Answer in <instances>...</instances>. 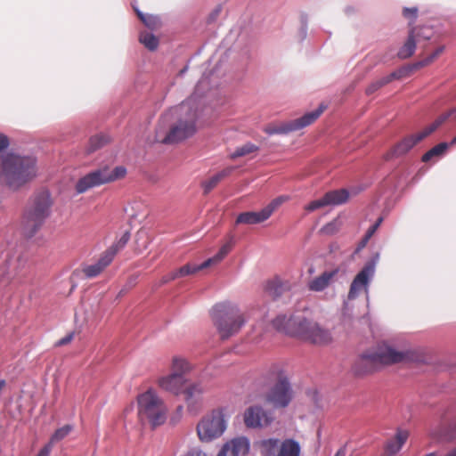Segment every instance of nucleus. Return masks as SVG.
<instances>
[{"label": "nucleus", "mask_w": 456, "mask_h": 456, "mask_svg": "<svg viewBox=\"0 0 456 456\" xmlns=\"http://www.w3.org/2000/svg\"><path fill=\"white\" fill-rule=\"evenodd\" d=\"M198 118V102L196 96L192 95L161 116L156 130V141L171 144L192 136L197 131Z\"/></svg>", "instance_id": "obj_1"}, {"label": "nucleus", "mask_w": 456, "mask_h": 456, "mask_svg": "<svg viewBox=\"0 0 456 456\" xmlns=\"http://www.w3.org/2000/svg\"><path fill=\"white\" fill-rule=\"evenodd\" d=\"M273 324L278 330L315 345H327L331 341V335L317 322L301 316L279 315Z\"/></svg>", "instance_id": "obj_2"}, {"label": "nucleus", "mask_w": 456, "mask_h": 456, "mask_svg": "<svg viewBox=\"0 0 456 456\" xmlns=\"http://www.w3.org/2000/svg\"><path fill=\"white\" fill-rule=\"evenodd\" d=\"M37 175L36 159L8 153L0 156V183L17 190Z\"/></svg>", "instance_id": "obj_3"}, {"label": "nucleus", "mask_w": 456, "mask_h": 456, "mask_svg": "<svg viewBox=\"0 0 456 456\" xmlns=\"http://www.w3.org/2000/svg\"><path fill=\"white\" fill-rule=\"evenodd\" d=\"M53 201L48 191L35 194L24 211L21 228L26 237L34 236L50 216Z\"/></svg>", "instance_id": "obj_4"}, {"label": "nucleus", "mask_w": 456, "mask_h": 456, "mask_svg": "<svg viewBox=\"0 0 456 456\" xmlns=\"http://www.w3.org/2000/svg\"><path fill=\"white\" fill-rule=\"evenodd\" d=\"M211 315L222 339L237 334L247 322L245 314L237 305L229 303L216 304Z\"/></svg>", "instance_id": "obj_5"}, {"label": "nucleus", "mask_w": 456, "mask_h": 456, "mask_svg": "<svg viewBox=\"0 0 456 456\" xmlns=\"http://www.w3.org/2000/svg\"><path fill=\"white\" fill-rule=\"evenodd\" d=\"M411 359L409 351H396L389 346H379L376 352L364 354L356 361L354 370L358 375L371 372L383 365L406 362Z\"/></svg>", "instance_id": "obj_6"}, {"label": "nucleus", "mask_w": 456, "mask_h": 456, "mask_svg": "<svg viewBox=\"0 0 456 456\" xmlns=\"http://www.w3.org/2000/svg\"><path fill=\"white\" fill-rule=\"evenodd\" d=\"M266 383L274 385L266 394V402L274 408H285L292 399V388L287 375L279 365L271 366L262 376Z\"/></svg>", "instance_id": "obj_7"}, {"label": "nucleus", "mask_w": 456, "mask_h": 456, "mask_svg": "<svg viewBox=\"0 0 456 456\" xmlns=\"http://www.w3.org/2000/svg\"><path fill=\"white\" fill-rule=\"evenodd\" d=\"M138 417L142 422L148 420L152 427L163 424L167 419V408L153 389L141 394L137 399Z\"/></svg>", "instance_id": "obj_8"}, {"label": "nucleus", "mask_w": 456, "mask_h": 456, "mask_svg": "<svg viewBox=\"0 0 456 456\" xmlns=\"http://www.w3.org/2000/svg\"><path fill=\"white\" fill-rule=\"evenodd\" d=\"M229 416L226 409L217 408L205 414L197 425V435L203 443L220 438L227 429Z\"/></svg>", "instance_id": "obj_9"}, {"label": "nucleus", "mask_w": 456, "mask_h": 456, "mask_svg": "<svg viewBox=\"0 0 456 456\" xmlns=\"http://www.w3.org/2000/svg\"><path fill=\"white\" fill-rule=\"evenodd\" d=\"M126 169L122 167H116L112 170L108 167L96 169L81 177L76 183L77 193H84L91 188L116 181L126 175Z\"/></svg>", "instance_id": "obj_10"}, {"label": "nucleus", "mask_w": 456, "mask_h": 456, "mask_svg": "<svg viewBox=\"0 0 456 456\" xmlns=\"http://www.w3.org/2000/svg\"><path fill=\"white\" fill-rule=\"evenodd\" d=\"M258 446L262 456H299L301 452L299 443L291 438L283 441L278 438L263 439Z\"/></svg>", "instance_id": "obj_11"}, {"label": "nucleus", "mask_w": 456, "mask_h": 456, "mask_svg": "<svg viewBox=\"0 0 456 456\" xmlns=\"http://www.w3.org/2000/svg\"><path fill=\"white\" fill-rule=\"evenodd\" d=\"M325 109L326 105L321 104L317 110L305 113L304 116L297 119L290 120L277 126H267L264 128V131L269 135H273L287 134L290 132L300 130L314 123L321 116Z\"/></svg>", "instance_id": "obj_12"}, {"label": "nucleus", "mask_w": 456, "mask_h": 456, "mask_svg": "<svg viewBox=\"0 0 456 456\" xmlns=\"http://www.w3.org/2000/svg\"><path fill=\"white\" fill-rule=\"evenodd\" d=\"M378 259L379 256L369 261L354 278L347 295L349 300L355 299L362 291L368 294L370 283L375 274Z\"/></svg>", "instance_id": "obj_13"}, {"label": "nucleus", "mask_w": 456, "mask_h": 456, "mask_svg": "<svg viewBox=\"0 0 456 456\" xmlns=\"http://www.w3.org/2000/svg\"><path fill=\"white\" fill-rule=\"evenodd\" d=\"M244 423L249 428H261L269 426L273 417L272 412L264 410L261 406L248 407L244 412Z\"/></svg>", "instance_id": "obj_14"}, {"label": "nucleus", "mask_w": 456, "mask_h": 456, "mask_svg": "<svg viewBox=\"0 0 456 456\" xmlns=\"http://www.w3.org/2000/svg\"><path fill=\"white\" fill-rule=\"evenodd\" d=\"M348 197L349 193L346 189L330 191L325 193L322 198L311 201L305 207V209L313 212L327 206L340 205L346 202Z\"/></svg>", "instance_id": "obj_15"}, {"label": "nucleus", "mask_w": 456, "mask_h": 456, "mask_svg": "<svg viewBox=\"0 0 456 456\" xmlns=\"http://www.w3.org/2000/svg\"><path fill=\"white\" fill-rule=\"evenodd\" d=\"M249 449V439L244 436H237L226 442L217 456H246Z\"/></svg>", "instance_id": "obj_16"}, {"label": "nucleus", "mask_w": 456, "mask_h": 456, "mask_svg": "<svg viewBox=\"0 0 456 456\" xmlns=\"http://www.w3.org/2000/svg\"><path fill=\"white\" fill-rule=\"evenodd\" d=\"M115 248L105 250L97 262L86 265L82 272L87 279L97 277L107 266L110 265L115 257Z\"/></svg>", "instance_id": "obj_17"}, {"label": "nucleus", "mask_w": 456, "mask_h": 456, "mask_svg": "<svg viewBox=\"0 0 456 456\" xmlns=\"http://www.w3.org/2000/svg\"><path fill=\"white\" fill-rule=\"evenodd\" d=\"M186 383V378L177 373H169L159 378L158 381L161 389L175 395L183 393Z\"/></svg>", "instance_id": "obj_18"}, {"label": "nucleus", "mask_w": 456, "mask_h": 456, "mask_svg": "<svg viewBox=\"0 0 456 456\" xmlns=\"http://www.w3.org/2000/svg\"><path fill=\"white\" fill-rule=\"evenodd\" d=\"M338 269L325 271L320 275L314 277L307 281V289L313 292H322L329 288L335 281Z\"/></svg>", "instance_id": "obj_19"}, {"label": "nucleus", "mask_w": 456, "mask_h": 456, "mask_svg": "<svg viewBox=\"0 0 456 456\" xmlns=\"http://www.w3.org/2000/svg\"><path fill=\"white\" fill-rule=\"evenodd\" d=\"M426 136L423 135L422 131L407 136L399 142L387 154V158L400 157L409 152L419 142L423 140Z\"/></svg>", "instance_id": "obj_20"}, {"label": "nucleus", "mask_w": 456, "mask_h": 456, "mask_svg": "<svg viewBox=\"0 0 456 456\" xmlns=\"http://www.w3.org/2000/svg\"><path fill=\"white\" fill-rule=\"evenodd\" d=\"M204 391L205 388L200 382H195L184 387L183 394L184 395V400L187 403L188 409L191 410L194 407L197 398H199Z\"/></svg>", "instance_id": "obj_21"}, {"label": "nucleus", "mask_w": 456, "mask_h": 456, "mask_svg": "<svg viewBox=\"0 0 456 456\" xmlns=\"http://www.w3.org/2000/svg\"><path fill=\"white\" fill-rule=\"evenodd\" d=\"M268 219L267 215L261 209L257 212H243L237 216L236 223L237 224H256L262 223Z\"/></svg>", "instance_id": "obj_22"}, {"label": "nucleus", "mask_w": 456, "mask_h": 456, "mask_svg": "<svg viewBox=\"0 0 456 456\" xmlns=\"http://www.w3.org/2000/svg\"><path fill=\"white\" fill-rule=\"evenodd\" d=\"M171 373H177L185 377L192 370V364L184 357L175 355L171 361Z\"/></svg>", "instance_id": "obj_23"}, {"label": "nucleus", "mask_w": 456, "mask_h": 456, "mask_svg": "<svg viewBox=\"0 0 456 456\" xmlns=\"http://www.w3.org/2000/svg\"><path fill=\"white\" fill-rule=\"evenodd\" d=\"M409 436V434L407 431L404 430H399L397 431L395 436L387 442L386 449L387 452L391 455L395 454L398 452L403 445L405 444Z\"/></svg>", "instance_id": "obj_24"}, {"label": "nucleus", "mask_w": 456, "mask_h": 456, "mask_svg": "<svg viewBox=\"0 0 456 456\" xmlns=\"http://www.w3.org/2000/svg\"><path fill=\"white\" fill-rule=\"evenodd\" d=\"M232 167L225 168L205 180L202 183L204 193L208 194L211 191V190H213L224 177L228 176L232 173Z\"/></svg>", "instance_id": "obj_25"}, {"label": "nucleus", "mask_w": 456, "mask_h": 456, "mask_svg": "<svg viewBox=\"0 0 456 456\" xmlns=\"http://www.w3.org/2000/svg\"><path fill=\"white\" fill-rule=\"evenodd\" d=\"M432 436L439 442H452L456 440V419L447 428H441V432H434Z\"/></svg>", "instance_id": "obj_26"}, {"label": "nucleus", "mask_w": 456, "mask_h": 456, "mask_svg": "<svg viewBox=\"0 0 456 456\" xmlns=\"http://www.w3.org/2000/svg\"><path fill=\"white\" fill-rule=\"evenodd\" d=\"M417 42L415 40V34L409 32L408 37L404 45L398 51V57L400 59H407L413 55L416 50Z\"/></svg>", "instance_id": "obj_27"}, {"label": "nucleus", "mask_w": 456, "mask_h": 456, "mask_svg": "<svg viewBox=\"0 0 456 456\" xmlns=\"http://www.w3.org/2000/svg\"><path fill=\"white\" fill-rule=\"evenodd\" d=\"M233 242L231 240L221 247L219 251L212 257L203 262V266L209 267L221 262L232 250Z\"/></svg>", "instance_id": "obj_28"}, {"label": "nucleus", "mask_w": 456, "mask_h": 456, "mask_svg": "<svg viewBox=\"0 0 456 456\" xmlns=\"http://www.w3.org/2000/svg\"><path fill=\"white\" fill-rule=\"evenodd\" d=\"M409 32L415 34V40L418 44L428 41L434 35L433 28L428 26L412 27Z\"/></svg>", "instance_id": "obj_29"}, {"label": "nucleus", "mask_w": 456, "mask_h": 456, "mask_svg": "<svg viewBox=\"0 0 456 456\" xmlns=\"http://www.w3.org/2000/svg\"><path fill=\"white\" fill-rule=\"evenodd\" d=\"M449 143L447 142H441L430 149L428 151H427L421 158L423 162H428L434 158H440L442 157L445 151H447L449 147Z\"/></svg>", "instance_id": "obj_30"}, {"label": "nucleus", "mask_w": 456, "mask_h": 456, "mask_svg": "<svg viewBox=\"0 0 456 456\" xmlns=\"http://www.w3.org/2000/svg\"><path fill=\"white\" fill-rule=\"evenodd\" d=\"M109 141V138L104 134H97L94 136H92L89 139L88 144L86 148V152L87 154H91L97 151L98 149L104 146Z\"/></svg>", "instance_id": "obj_31"}, {"label": "nucleus", "mask_w": 456, "mask_h": 456, "mask_svg": "<svg viewBox=\"0 0 456 456\" xmlns=\"http://www.w3.org/2000/svg\"><path fill=\"white\" fill-rule=\"evenodd\" d=\"M450 117L455 118V112H452V109L447 112L439 116L431 125L427 126L423 131V135L426 137L436 131L444 122H445Z\"/></svg>", "instance_id": "obj_32"}, {"label": "nucleus", "mask_w": 456, "mask_h": 456, "mask_svg": "<svg viewBox=\"0 0 456 456\" xmlns=\"http://www.w3.org/2000/svg\"><path fill=\"white\" fill-rule=\"evenodd\" d=\"M450 117L455 118V112H452V109L447 112L439 116L431 125L427 126L423 131V135L426 137L436 131L444 122H445Z\"/></svg>", "instance_id": "obj_33"}, {"label": "nucleus", "mask_w": 456, "mask_h": 456, "mask_svg": "<svg viewBox=\"0 0 456 456\" xmlns=\"http://www.w3.org/2000/svg\"><path fill=\"white\" fill-rule=\"evenodd\" d=\"M396 77V74L395 73H391L390 75L388 76H386L382 78H379L374 82H372L371 84H370V86L366 88V94L368 95L370 94H372L373 93H375L376 91H378L379 88H381L382 86H386L387 84L390 83L393 79H395Z\"/></svg>", "instance_id": "obj_34"}, {"label": "nucleus", "mask_w": 456, "mask_h": 456, "mask_svg": "<svg viewBox=\"0 0 456 456\" xmlns=\"http://www.w3.org/2000/svg\"><path fill=\"white\" fill-rule=\"evenodd\" d=\"M139 40L151 51H154L158 48L159 39L152 33L142 32L140 34Z\"/></svg>", "instance_id": "obj_35"}, {"label": "nucleus", "mask_w": 456, "mask_h": 456, "mask_svg": "<svg viewBox=\"0 0 456 456\" xmlns=\"http://www.w3.org/2000/svg\"><path fill=\"white\" fill-rule=\"evenodd\" d=\"M138 18L149 28L155 29L159 26V20L157 16L151 14H144L138 9H134Z\"/></svg>", "instance_id": "obj_36"}, {"label": "nucleus", "mask_w": 456, "mask_h": 456, "mask_svg": "<svg viewBox=\"0 0 456 456\" xmlns=\"http://www.w3.org/2000/svg\"><path fill=\"white\" fill-rule=\"evenodd\" d=\"M205 268H206V266H203V263L200 265L187 264V265H184L183 266L176 269L175 271H176L178 277L181 278V277H185L188 275L194 274L197 272H199L202 269H205Z\"/></svg>", "instance_id": "obj_37"}, {"label": "nucleus", "mask_w": 456, "mask_h": 456, "mask_svg": "<svg viewBox=\"0 0 456 456\" xmlns=\"http://www.w3.org/2000/svg\"><path fill=\"white\" fill-rule=\"evenodd\" d=\"M73 429L71 425H65L54 431L52 435L48 444L53 447V444L62 439H64Z\"/></svg>", "instance_id": "obj_38"}, {"label": "nucleus", "mask_w": 456, "mask_h": 456, "mask_svg": "<svg viewBox=\"0 0 456 456\" xmlns=\"http://www.w3.org/2000/svg\"><path fill=\"white\" fill-rule=\"evenodd\" d=\"M258 151V147L251 142H247L244 145L238 147L231 155L232 159H237L246 156L252 152Z\"/></svg>", "instance_id": "obj_39"}, {"label": "nucleus", "mask_w": 456, "mask_h": 456, "mask_svg": "<svg viewBox=\"0 0 456 456\" xmlns=\"http://www.w3.org/2000/svg\"><path fill=\"white\" fill-rule=\"evenodd\" d=\"M289 199V196L281 195L273 200L266 207H265L263 209L267 215L268 218L281 204L288 201Z\"/></svg>", "instance_id": "obj_40"}, {"label": "nucleus", "mask_w": 456, "mask_h": 456, "mask_svg": "<svg viewBox=\"0 0 456 456\" xmlns=\"http://www.w3.org/2000/svg\"><path fill=\"white\" fill-rule=\"evenodd\" d=\"M289 199V196L281 195L273 200L266 207H265L263 209L267 215L268 218L281 204L288 201Z\"/></svg>", "instance_id": "obj_41"}, {"label": "nucleus", "mask_w": 456, "mask_h": 456, "mask_svg": "<svg viewBox=\"0 0 456 456\" xmlns=\"http://www.w3.org/2000/svg\"><path fill=\"white\" fill-rule=\"evenodd\" d=\"M444 47L439 46L430 55L414 64L415 68H421L433 62L443 52Z\"/></svg>", "instance_id": "obj_42"}, {"label": "nucleus", "mask_w": 456, "mask_h": 456, "mask_svg": "<svg viewBox=\"0 0 456 456\" xmlns=\"http://www.w3.org/2000/svg\"><path fill=\"white\" fill-rule=\"evenodd\" d=\"M403 15L409 20V25L411 26L417 20L418 8L417 7H404L403 10Z\"/></svg>", "instance_id": "obj_43"}, {"label": "nucleus", "mask_w": 456, "mask_h": 456, "mask_svg": "<svg viewBox=\"0 0 456 456\" xmlns=\"http://www.w3.org/2000/svg\"><path fill=\"white\" fill-rule=\"evenodd\" d=\"M339 227H340V222L338 219H335L332 222L325 224L322 228V232L324 234L331 235V234L336 233L339 230Z\"/></svg>", "instance_id": "obj_44"}, {"label": "nucleus", "mask_w": 456, "mask_h": 456, "mask_svg": "<svg viewBox=\"0 0 456 456\" xmlns=\"http://www.w3.org/2000/svg\"><path fill=\"white\" fill-rule=\"evenodd\" d=\"M130 239V234L129 232H125L121 238L118 240V242H116L115 244H113L112 246H110L109 248H115L116 251H115V255L118 252V250H120L121 248H123L126 244L128 242Z\"/></svg>", "instance_id": "obj_45"}, {"label": "nucleus", "mask_w": 456, "mask_h": 456, "mask_svg": "<svg viewBox=\"0 0 456 456\" xmlns=\"http://www.w3.org/2000/svg\"><path fill=\"white\" fill-rule=\"evenodd\" d=\"M178 275L176 273V271H172L170 272L169 273L164 275L162 278H161V284H166L171 281H174L175 279H178Z\"/></svg>", "instance_id": "obj_46"}, {"label": "nucleus", "mask_w": 456, "mask_h": 456, "mask_svg": "<svg viewBox=\"0 0 456 456\" xmlns=\"http://www.w3.org/2000/svg\"><path fill=\"white\" fill-rule=\"evenodd\" d=\"M53 448V447L47 443L39 450L37 456H50Z\"/></svg>", "instance_id": "obj_47"}, {"label": "nucleus", "mask_w": 456, "mask_h": 456, "mask_svg": "<svg viewBox=\"0 0 456 456\" xmlns=\"http://www.w3.org/2000/svg\"><path fill=\"white\" fill-rule=\"evenodd\" d=\"M301 23H302V27L300 28V35H301V38L305 39L306 37V34H307V20H306L305 16H302Z\"/></svg>", "instance_id": "obj_48"}, {"label": "nucleus", "mask_w": 456, "mask_h": 456, "mask_svg": "<svg viewBox=\"0 0 456 456\" xmlns=\"http://www.w3.org/2000/svg\"><path fill=\"white\" fill-rule=\"evenodd\" d=\"M186 456H207L206 453L200 448L194 447L190 449Z\"/></svg>", "instance_id": "obj_49"}, {"label": "nucleus", "mask_w": 456, "mask_h": 456, "mask_svg": "<svg viewBox=\"0 0 456 456\" xmlns=\"http://www.w3.org/2000/svg\"><path fill=\"white\" fill-rule=\"evenodd\" d=\"M72 339H73V334L69 333V334L66 335L64 338H62L61 339H60L56 343V345L57 346H64V345L69 343Z\"/></svg>", "instance_id": "obj_50"}, {"label": "nucleus", "mask_w": 456, "mask_h": 456, "mask_svg": "<svg viewBox=\"0 0 456 456\" xmlns=\"http://www.w3.org/2000/svg\"><path fill=\"white\" fill-rule=\"evenodd\" d=\"M9 145V141L7 136L0 134V151L6 149Z\"/></svg>", "instance_id": "obj_51"}, {"label": "nucleus", "mask_w": 456, "mask_h": 456, "mask_svg": "<svg viewBox=\"0 0 456 456\" xmlns=\"http://www.w3.org/2000/svg\"><path fill=\"white\" fill-rule=\"evenodd\" d=\"M376 229L375 227H373L372 225L368 229V231L366 232V234H365V237H366V240H370L373 234L376 232Z\"/></svg>", "instance_id": "obj_52"}, {"label": "nucleus", "mask_w": 456, "mask_h": 456, "mask_svg": "<svg viewBox=\"0 0 456 456\" xmlns=\"http://www.w3.org/2000/svg\"><path fill=\"white\" fill-rule=\"evenodd\" d=\"M369 240H366V237L364 236L363 239L362 240V241L360 242L358 248H357V250H361L362 248H363L366 244L368 243Z\"/></svg>", "instance_id": "obj_53"}, {"label": "nucleus", "mask_w": 456, "mask_h": 456, "mask_svg": "<svg viewBox=\"0 0 456 456\" xmlns=\"http://www.w3.org/2000/svg\"><path fill=\"white\" fill-rule=\"evenodd\" d=\"M444 456H456V445L452 448H451Z\"/></svg>", "instance_id": "obj_54"}, {"label": "nucleus", "mask_w": 456, "mask_h": 456, "mask_svg": "<svg viewBox=\"0 0 456 456\" xmlns=\"http://www.w3.org/2000/svg\"><path fill=\"white\" fill-rule=\"evenodd\" d=\"M383 222V218L382 217H379L378 218V220L375 222V224H372L373 227H375L376 230H378V228L380 226L381 223Z\"/></svg>", "instance_id": "obj_55"}, {"label": "nucleus", "mask_w": 456, "mask_h": 456, "mask_svg": "<svg viewBox=\"0 0 456 456\" xmlns=\"http://www.w3.org/2000/svg\"><path fill=\"white\" fill-rule=\"evenodd\" d=\"M220 12V8H216L214 12L211 14L210 19L214 20Z\"/></svg>", "instance_id": "obj_56"}, {"label": "nucleus", "mask_w": 456, "mask_h": 456, "mask_svg": "<svg viewBox=\"0 0 456 456\" xmlns=\"http://www.w3.org/2000/svg\"><path fill=\"white\" fill-rule=\"evenodd\" d=\"M424 456H438L437 453L436 452H429Z\"/></svg>", "instance_id": "obj_57"}, {"label": "nucleus", "mask_w": 456, "mask_h": 456, "mask_svg": "<svg viewBox=\"0 0 456 456\" xmlns=\"http://www.w3.org/2000/svg\"><path fill=\"white\" fill-rule=\"evenodd\" d=\"M451 145H454L456 144V135L453 137V139L452 140V142H450Z\"/></svg>", "instance_id": "obj_58"}, {"label": "nucleus", "mask_w": 456, "mask_h": 456, "mask_svg": "<svg viewBox=\"0 0 456 456\" xmlns=\"http://www.w3.org/2000/svg\"><path fill=\"white\" fill-rule=\"evenodd\" d=\"M452 112H455V118H456V108L452 109Z\"/></svg>", "instance_id": "obj_59"}, {"label": "nucleus", "mask_w": 456, "mask_h": 456, "mask_svg": "<svg viewBox=\"0 0 456 456\" xmlns=\"http://www.w3.org/2000/svg\"><path fill=\"white\" fill-rule=\"evenodd\" d=\"M309 273H314V268H310V269H309Z\"/></svg>", "instance_id": "obj_60"}]
</instances>
